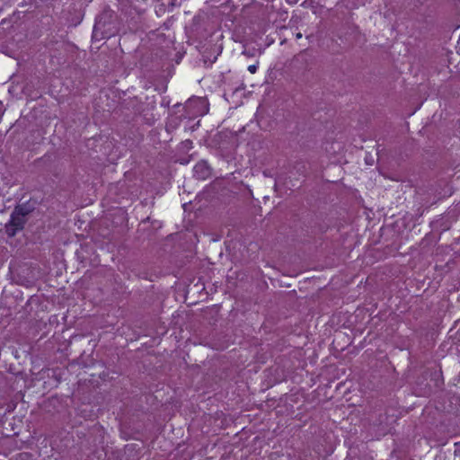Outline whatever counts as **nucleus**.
<instances>
[{
	"label": "nucleus",
	"instance_id": "nucleus-6",
	"mask_svg": "<svg viewBox=\"0 0 460 460\" xmlns=\"http://www.w3.org/2000/svg\"><path fill=\"white\" fill-rule=\"evenodd\" d=\"M456 452L460 453V443L459 444L458 443L456 444Z\"/></svg>",
	"mask_w": 460,
	"mask_h": 460
},
{
	"label": "nucleus",
	"instance_id": "nucleus-7",
	"mask_svg": "<svg viewBox=\"0 0 460 460\" xmlns=\"http://www.w3.org/2000/svg\"><path fill=\"white\" fill-rule=\"evenodd\" d=\"M302 38V34L299 32L296 34V39H301Z\"/></svg>",
	"mask_w": 460,
	"mask_h": 460
},
{
	"label": "nucleus",
	"instance_id": "nucleus-1",
	"mask_svg": "<svg viewBox=\"0 0 460 460\" xmlns=\"http://www.w3.org/2000/svg\"><path fill=\"white\" fill-rule=\"evenodd\" d=\"M194 172L198 178L206 179L210 174V168L205 162H200L194 166Z\"/></svg>",
	"mask_w": 460,
	"mask_h": 460
},
{
	"label": "nucleus",
	"instance_id": "nucleus-8",
	"mask_svg": "<svg viewBox=\"0 0 460 460\" xmlns=\"http://www.w3.org/2000/svg\"><path fill=\"white\" fill-rule=\"evenodd\" d=\"M205 112H206V111L204 110V111H200L199 113L204 114Z\"/></svg>",
	"mask_w": 460,
	"mask_h": 460
},
{
	"label": "nucleus",
	"instance_id": "nucleus-3",
	"mask_svg": "<svg viewBox=\"0 0 460 460\" xmlns=\"http://www.w3.org/2000/svg\"><path fill=\"white\" fill-rule=\"evenodd\" d=\"M193 104H197V105H204L205 104V101L201 98H197V99H190L188 102V106H191Z\"/></svg>",
	"mask_w": 460,
	"mask_h": 460
},
{
	"label": "nucleus",
	"instance_id": "nucleus-4",
	"mask_svg": "<svg viewBox=\"0 0 460 460\" xmlns=\"http://www.w3.org/2000/svg\"><path fill=\"white\" fill-rule=\"evenodd\" d=\"M257 65H251L248 66V71L251 73V74H254L256 71H257Z\"/></svg>",
	"mask_w": 460,
	"mask_h": 460
},
{
	"label": "nucleus",
	"instance_id": "nucleus-5",
	"mask_svg": "<svg viewBox=\"0 0 460 460\" xmlns=\"http://www.w3.org/2000/svg\"><path fill=\"white\" fill-rule=\"evenodd\" d=\"M7 232L10 235H13L15 234V229H13L12 226L7 227Z\"/></svg>",
	"mask_w": 460,
	"mask_h": 460
},
{
	"label": "nucleus",
	"instance_id": "nucleus-2",
	"mask_svg": "<svg viewBox=\"0 0 460 460\" xmlns=\"http://www.w3.org/2000/svg\"><path fill=\"white\" fill-rule=\"evenodd\" d=\"M11 225H12V226H15L16 229L22 227V220L20 218L19 214L12 215Z\"/></svg>",
	"mask_w": 460,
	"mask_h": 460
}]
</instances>
